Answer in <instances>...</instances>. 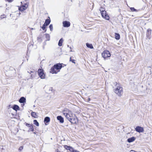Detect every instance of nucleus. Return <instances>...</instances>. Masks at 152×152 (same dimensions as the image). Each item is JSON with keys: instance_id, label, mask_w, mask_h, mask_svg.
<instances>
[{"instance_id": "10", "label": "nucleus", "mask_w": 152, "mask_h": 152, "mask_svg": "<svg viewBox=\"0 0 152 152\" xmlns=\"http://www.w3.org/2000/svg\"><path fill=\"white\" fill-rule=\"evenodd\" d=\"M54 66L55 67L56 70L60 69H61L62 67L61 64H60L55 65Z\"/></svg>"}, {"instance_id": "1", "label": "nucleus", "mask_w": 152, "mask_h": 152, "mask_svg": "<svg viewBox=\"0 0 152 152\" xmlns=\"http://www.w3.org/2000/svg\"><path fill=\"white\" fill-rule=\"evenodd\" d=\"M62 113L66 118L72 124H76L78 122L77 118L71 112L67 109H64Z\"/></svg>"}, {"instance_id": "13", "label": "nucleus", "mask_w": 152, "mask_h": 152, "mask_svg": "<svg viewBox=\"0 0 152 152\" xmlns=\"http://www.w3.org/2000/svg\"><path fill=\"white\" fill-rule=\"evenodd\" d=\"M26 99L23 97H21L19 100V102L20 103H24L26 102Z\"/></svg>"}, {"instance_id": "40", "label": "nucleus", "mask_w": 152, "mask_h": 152, "mask_svg": "<svg viewBox=\"0 0 152 152\" xmlns=\"http://www.w3.org/2000/svg\"><path fill=\"white\" fill-rule=\"evenodd\" d=\"M70 49L71 50V49H72V48H71V47H70ZM70 51H71V52H72V50H71Z\"/></svg>"}, {"instance_id": "23", "label": "nucleus", "mask_w": 152, "mask_h": 152, "mask_svg": "<svg viewBox=\"0 0 152 152\" xmlns=\"http://www.w3.org/2000/svg\"><path fill=\"white\" fill-rule=\"evenodd\" d=\"M31 73H33V74H32L31 75V77H30V78L32 79L34 77V75H35L36 72H33V71H31V73H30V74H31Z\"/></svg>"}, {"instance_id": "28", "label": "nucleus", "mask_w": 152, "mask_h": 152, "mask_svg": "<svg viewBox=\"0 0 152 152\" xmlns=\"http://www.w3.org/2000/svg\"><path fill=\"white\" fill-rule=\"evenodd\" d=\"M47 26H46V25L44 23V24L42 26V28L43 30H44L46 28V27Z\"/></svg>"}, {"instance_id": "17", "label": "nucleus", "mask_w": 152, "mask_h": 152, "mask_svg": "<svg viewBox=\"0 0 152 152\" xmlns=\"http://www.w3.org/2000/svg\"><path fill=\"white\" fill-rule=\"evenodd\" d=\"M31 115L32 117L35 118H36L37 117V115L36 114V113L35 112H32L31 113Z\"/></svg>"}, {"instance_id": "27", "label": "nucleus", "mask_w": 152, "mask_h": 152, "mask_svg": "<svg viewBox=\"0 0 152 152\" xmlns=\"http://www.w3.org/2000/svg\"><path fill=\"white\" fill-rule=\"evenodd\" d=\"M49 28H50V30L51 31H52L53 30V26L52 24H50L49 26Z\"/></svg>"}, {"instance_id": "24", "label": "nucleus", "mask_w": 152, "mask_h": 152, "mask_svg": "<svg viewBox=\"0 0 152 152\" xmlns=\"http://www.w3.org/2000/svg\"><path fill=\"white\" fill-rule=\"evenodd\" d=\"M53 88L52 87H50L49 88L48 91H47L48 93H50L52 92Z\"/></svg>"}, {"instance_id": "37", "label": "nucleus", "mask_w": 152, "mask_h": 152, "mask_svg": "<svg viewBox=\"0 0 152 152\" xmlns=\"http://www.w3.org/2000/svg\"><path fill=\"white\" fill-rule=\"evenodd\" d=\"M130 152H137L133 150H131Z\"/></svg>"}, {"instance_id": "34", "label": "nucleus", "mask_w": 152, "mask_h": 152, "mask_svg": "<svg viewBox=\"0 0 152 152\" xmlns=\"http://www.w3.org/2000/svg\"><path fill=\"white\" fill-rule=\"evenodd\" d=\"M5 1H6L9 2H11L13 1V0H5Z\"/></svg>"}, {"instance_id": "16", "label": "nucleus", "mask_w": 152, "mask_h": 152, "mask_svg": "<svg viewBox=\"0 0 152 152\" xmlns=\"http://www.w3.org/2000/svg\"><path fill=\"white\" fill-rule=\"evenodd\" d=\"M12 108L14 110L16 111L17 110H19V107L17 105H14L13 107H12Z\"/></svg>"}, {"instance_id": "32", "label": "nucleus", "mask_w": 152, "mask_h": 152, "mask_svg": "<svg viewBox=\"0 0 152 152\" xmlns=\"http://www.w3.org/2000/svg\"><path fill=\"white\" fill-rule=\"evenodd\" d=\"M71 152H80L77 150H75L74 149V148H73L72 151H71Z\"/></svg>"}, {"instance_id": "29", "label": "nucleus", "mask_w": 152, "mask_h": 152, "mask_svg": "<svg viewBox=\"0 0 152 152\" xmlns=\"http://www.w3.org/2000/svg\"><path fill=\"white\" fill-rule=\"evenodd\" d=\"M130 10L132 11H136V10L134 9V7L131 8Z\"/></svg>"}, {"instance_id": "12", "label": "nucleus", "mask_w": 152, "mask_h": 152, "mask_svg": "<svg viewBox=\"0 0 152 152\" xmlns=\"http://www.w3.org/2000/svg\"><path fill=\"white\" fill-rule=\"evenodd\" d=\"M57 119L61 123H63L64 122V119L61 116H57Z\"/></svg>"}, {"instance_id": "14", "label": "nucleus", "mask_w": 152, "mask_h": 152, "mask_svg": "<svg viewBox=\"0 0 152 152\" xmlns=\"http://www.w3.org/2000/svg\"><path fill=\"white\" fill-rule=\"evenodd\" d=\"M135 140V138L134 137H132L128 138L127 139V141L129 142H131L134 141Z\"/></svg>"}, {"instance_id": "30", "label": "nucleus", "mask_w": 152, "mask_h": 152, "mask_svg": "<svg viewBox=\"0 0 152 152\" xmlns=\"http://www.w3.org/2000/svg\"><path fill=\"white\" fill-rule=\"evenodd\" d=\"M6 17V16L4 15H1L0 17V18H1V19H2L3 18H5Z\"/></svg>"}, {"instance_id": "39", "label": "nucleus", "mask_w": 152, "mask_h": 152, "mask_svg": "<svg viewBox=\"0 0 152 152\" xmlns=\"http://www.w3.org/2000/svg\"><path fill=\"white\" fill-rule=\"evenodd\" d=\"M72 59H71V57L70 58V61H72Z\"/></svg>"}, {"instance_id": "31", "label": "nucleus", "mask_w": 152, "mask_h": 152, "mask_svg": "<svg viewBox=\"0 0 152 152\" xmlns=\"http://www.w3.org/2000/svg\"><path fill=\"white\" fill-rule=\"evenodd\" d=\"M23 149V146H21L19 148V150L20 151H21Z\"/></svg>"}, {"instance_id": "11", "label": "nucleus", "mask_w": 152, "mask_h": 152, "mask_svg": "<svg viewBox=\"0 0 152 152\" xmlns=\"http://www.w3.org/2000/svg\"><path fill=\"white\" fill-rule=\"evenodd\" d=\"M64 148L67 150H69L70 152L72 151L73 149V148L71 147L65 145L64 146Z\"/></svg>"}, {"instance_id": "38", "label": "nucleus", "mask_w": 152, "mask_h": 152, "mask_svg": "<svg viewBox=\"0 0 152 152\" xmlns=\"http://www.w3.org/2000/svg\"><path fill=\"white\" fill-rule=\"evenodd\" d=\"M150 31V32H151V30L150 29H148V31Z\"/></svg>"}, {"instance_id": "36", "label": "nucleus", "mask_w": 152, "mask_h": 152, "mask_svg": "<svg viewBox=\"0 0 152 152\" xmlns=\"http://www.w3.org/2000/svg\"><path fill=\"white\" fill-rule=\"evenodd\" d=\"M31 125L30 124H26V126L28 127H30Z\"/></svg>"}, {"instance_id": "19", "label": "nucleus", "mask_w": 152, "mask_h": 152, "mask_svg": "<svg viewBox=\"0 0 152 152\" xmlns=\"http://www.w3.org/2000/svg\"><path fill=\"white\" fill-rule=\"evenodd\" d=\"M50 20L47 19L46 20L44 24L46 25V26H48L50 24Z\"/></svg>"}, {"instance_id": "20", "label": "nucleus", "mask_w": 152, "mask_h": 152, "mask_svg": "<svg viewBox=\"0 0 152 152\" xmlns=\"http://www.w3.org/2000/svg\"><path fill=\"white\" fill-rule=\"evenodd\" d=\"M115 38L116 39L118 40L120 38V35L118 34L115 33Z\"/></svg>"}, {"instance_id": "26", "label": "nucleus", "mask_w": 152, "mask_h": 152, "mask_svg": "<svg viewBox=\"0 0 152 152\" xmlns=\"http://www.w3.org/2000/svg\"><path fill=\"white\" fill-rule=\"evenodd\" d=\"M99 11H100L101 13L103 12V11H105L104 8L101 7L99 9Z\"/></svg>"}, {"instance_id": "7", "label": "nucleus", "mask_w": 152, "mask_h": 152, "mask_svg": "<svg viewBox=\"0 0 152 152\" xmlns=\"http://www.w3.org/2000/svg\"><path fill=\"white\" fill-rule=\"evenodd\" d=\"M28 7L27 4H25L24 5H23L20 7H19V10L20 11H23L27 9Z\"/></svg>"}, {"instance_id": "44", "label": "nucleus", "mask_w": 152, "mask_h": 152, "mask_svg": "<svg viewBox=\"0 0 152 152\" xmlns=\"http://www.w3.org/2000/svg\"><path fill=\"white\" fill-rule=\"evenodd\" d=\"M148 39H150V37H149V38H148Z\"/></svg>"}, {"instance_id": "2", "label": "nucleus", "mask_w": 152, "mask_h": 152, "mask_svg": "<svg viewBox=\"0 0 152 152\" xmlns=\"http://www.w3.org/2000/svg\"><path fill=\"white\" fill-rule=\"evenodd\" d=\"M116 86V88L115 89L114 92L118 96H122L123 94V88L119 84H117Z\"/></svg>"}, {"instance_id": "6", "label": "nucleus", "mask_w": 152, "mask_h": 152, "mask_svg": "<svg viewBox=\"0 0 152 152\" xmlns=\"http://www.w3.org/2000/svg\"><path fill=\"white\" fill-rule=\"evenodd\" d=\"M135 130L139 133L142 132H144V130L143 128L140 126H137L135 128Z\"/></svg>"}, {"instance_id": "8", "label": "nucleus", "mask_w": 152, "mask_h": 152, "mask_svg": "<svg viewBox=\"0 0 152 152\" xmlns=\"http://www.w3.org/2000/svg\"><path fill=\"white\" fill-rule=\"evenodd\" d=\"M57 70H56L55 69V68L54 66H53L51 68L50 72L53 74H56L59 71H57Z\"/></svg>"}, {"instance_id": "21", "label": "nucleus", "mask_w": 152, "mask_h": 152, "mask_svg": "<svg viewBox=\"0 0 152 152\" xmlns=\"http://www.w3.org/2000/svg\"><path fill=\"white\" fill-rule=\"evenodd\" d=\"M63 40L62 38H61L59 41L58 43V45L60 46H61L62 45V43H63Z\"/></svg>"}, {"instance_id": "41", "label": "nucleus", "mask_w": 152, "mask_h": 152, "mask_svg": "<svg viewBox=\"0 0 152 152\" xmlns=\"http://www.w3.org/2000/svg\"><path fill=\"white\" fill-rule=\"evenodd\" d=\"M90 98H88V101H90Z\"/></svg>"}, {"instance_id": "22", "label": "nucleus", "mask_w": 152, "mask_h": 152, "mask_svg": "<svg viewBox=\"0 0 152 152\" xmlns=\"http://www.w3.org/2000/svg\"><path fill=\"white\" fill-rule=\"evenodd\" d=\"M34 124L37 126H39V123L36 120H34Z\"/></svg>"}, {"instance_id": "4", "label": "nucleus", "mask_w": 152, "mask_h": 152, "mask_svg": "<svg viewBox=\"0 0 152 152\" xmlns=\"http://www.w3.org/2000/svg\"><path fill=\"white\" fill-rule=\"evenodd\" d=\"M102 17L106 20H109L110 19V17L108 15L106 11H103V12L101 13Z\"/></svg>"}, {"instance_id": "3", "label": "nucleus", "mask_w": 152, "mask_h": 152, "mask_svg": "<svg viewBox=\"0 0 152 152\" xmlns=\"http://www.w3.org/2000/svg\"><path fill=\"white\" fill-rule=\"evenodd\" d=\"M110 54L108 50L104 51L102 53V56L104 58L110 57Z\"/></svg>"}, {"instance_id": "45", "label": "nucleus", "mask_w": 152, "mask_h": 152, "mask_svg": "<svg viewBox=\"0 0 152 152\" xmlns=\"http://www.w3.org/2000/svg\"><path fill=\"white\" fill-rule=\"evenodd\" d=\"M34 107H35V106L34 105Z\"/></svg>"}, {"instance_id": "18", "label": "nucleus", "mask_w": 152, "mask_h": 152, "mask_svg": "<svg viewBox=\"0 0 152 152\" xmlns=\"http://www.w3.org/2000/svg\"><path fill=\"white\" fill-rule=\"evenodd\" d=\"M86 45L87 47L91 49H92L93 48V46L91 44H89L88 43H86Z\"/></svg>"}, {"instance_id": "15", "label": "nucleus", "mask_w": 152, "mask_h": 152, "mask_svg": "<svg viewBox=\"0 0 152 152\" xmlns=\"http://www.w3.org/2000/svg\"><path fill=\"white\" fill-rule=\"evenodd\" d=\"M50 121V118L48 117H46L44 119V121L45 125H47L46 124V123H48Z\"/></svg>"}, {"instance_id": "42", "label": "nucleus", "mask_w": 152, "mask_h": 152, "mask_svg": "<svg viewBox=\"0 0 152 152\" xmlns=\"http://www.w3.org/2000/svg\"><path fill=\"white\" fill-rule=\"evenodd\" d=\"M57 152H60L58 151Z\"/></svg>"}, {"instance_id": "33", "label": "nucleus", "mask_w": 152, "mask_h": 152, "mask_svg": "<svg viewBox=\"0 0 152 152\" xmlns=\"http://www.w3.org/2000/svg\"><path fill=\"white\" fill-rule=\"evenodd\" d=\"M29 127L31 129L32 131H33L34 130L33 127L32 125H31Z\"/></svg>"}, {"instance_id": "5", "label": "nucleus", "mask_w": 152, "mask_h": 152, "mask_svg": "<svg viewBox=\"0 0 152 152\" xmlns=\"http://www.w3.org/2000/svg\"><path fill=\"white\" fill-rule=\"evenodd\" d=\"M38 72L39 75L41 79H44L45 78V75L42 69H39Z\"/></svg>"}, {"instance_id": "35", "label": "nucleus", "mask_w": 152, "mask_h": 152, "mask_svg": "<svg viewBox=\"0 0 152 152\" xmlns=\"http://www.w3.org/2000/svg\"><path fill=\"white\" fill-rule=\"evenodd\" d=\"M71 61H72L73 63H74L75 64V60L72 59V60Z\"/></svg>"}, {"instance_id": "43", "label": "nucleus", "mask_w": 152, "mask_h": 152, "mask_svg": "<svg viewBox=\"0 0 152 152\" xmlns=\"http://www.w3.org/2000/svg\"><path fill=\"white\" fill-rule=\"evenodd\" d=\"M68 47H69V45H68Z\"/></svg>"}, {"instance_id": "25", "label": "nucleus", "mask_w": 152, "mask_h": 152, "mask_svg": "<svg viewBox=\"0 0 152 152\" xmlns=\"http://www.w3.org/2000/svg\"><path fill=\"white\" fill-rule=\"evenodd\" d=\"M46 38L48 40H49L50 39V36L48 34H46Z\"/></svg>"}, {"instance_id": "9", "label": "nucleus", "mask_w": 152, "mask_h": 152, "mask_svg": "<svg viewBox=\"0 0 152 152\" xmlns=\"http://www.w3.org/2000/svg\"><path fill=\"white\" fill-rule=\"evenodd\" d=\"M63 26L64 27H69L70 26V23L69 22L65 21L63 23Z\"/></svg>"}]
</instances>
